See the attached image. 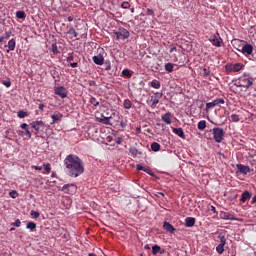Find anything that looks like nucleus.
<instances>
[{
  "label": "nucleus",
  "mask_w": 256,
  "mask_h": 256,
  "mask_svg": "<svg viewBox=\"0 0 256 256\" xmlns=\"http://www.w3.org/2000/svg\"><path fill=\"white\" fill-rule=\"evenodd\" d=\"M66 173L69 177L77 178L84 174V162L76 154H69L64 159Z\"/></svg>",
  "instance_id": "nucleus-1"
},
{
  "label": "nucleus",
  "mask_w": 256,
  "mask_h": 256,
  "mask_svg": "<svg viewBox=\"0 0 256 256\" xmlns=\"http://www.w3.org/2000/svg\"><path fill=\"white\" fill-rule=\"evenodd\" d=\"M254 81H255L254 78H252L248 74H244L243 76L239 77L238 83L236 84V86L249 89V87L253 86Z\"/></svg>",
  "instance_id": "nucleus-2"
},
{
  "label": "nucleus",
  "mask_w": 256,
  "mask_h": 256,
  "mask_svg": "<svg viewBox=\"0 0 256 256\" xmlns=\"http://www.w3.org/2000/svg\"><path fill=\"white\" fill-rule=\"evenodd\" d=\"M112 38H115L116 41L126 40L129 38V31L124 28H119L117 31L112 32Z\"/></svg>",
  "instance_id": "nucleus-3"
},
{
  "label": "nucleus",
  "mask_w": 256,
  "mask_h": 256,
  "mask_svg": "<svg viewBox=\"0 0 256 256\" xmlns=\"http://www.w3.org/2000/svg\"><path fill=\"white\" fill-rule=\"evenodd\" d=\"M212 136L216 143H222L224 139V131L219 127L212 128Z\"/></svg>",
  "instance_id": "nucleus-4"
},
{
  "label": "nucleus",
  "mask_w": 256,
  "mask_h": 256,
  "mask_svg": "<svg viewBox=\"0 0 256 256\" xmlns=\"http://www.w3.org/2000/svg\"><path fill=\"white\" fill-rule=\"evenodd\" d=\"M30 127L34 129V135H38L40 132L44 131L46 124L42 121H35L30 123Z\"/></svg>",
  "instance_id": "nucleus-5"
},
{
  "label": "nucleus",
  "mask_w": 256,
  "mask_h": 256,
  "mask_svg": "<svg viewBox=\"0 0 256 256\" xmlns=\"http://www.w3.org/2000/svg\"><path fill=\"white\" fill-rule=\"evenodd\" d=\"M209 42H211L212 46L214 47H221V44H223V39H221L219 34L216 33L211 35Z\"/></svg>",
  "instance_id": "nucleus-6"
},
{
  "label": "nucleus",
  "mask_w": 256,
  "mask_h": 256,
  "mask_svg": "<svg viewBox=\"0 0 256 256\" xmlns=\"http://www.w3.org/2000/svg\"><path fill=\"white\" fill-rule=\"evenodd\" d=\"M163 98V93L156 92V94L151 96L150 104L149 106L151 108H156V106L159 104V99Z\"/></svg>",
  "instance_id": "nucleus-7"
},
{
  "label": "nucleus",
  "mask_w": 256,
  "mask_h": 256,
  "mask_svg": "<svg viewBox=\"0 0 256 256\" xmlns=\"http://www.w3.org/2000/svg\"><path fill=\"white\" fill-rule=\"evenodd\" d=\"M219 245L216 246V252H218L219 255H223L224 253V246L226 245V238L223 235H219Z\"/></svg>",
  "instance_id": "nucleus-8"
},
{
  "label": "nucleus",
  "mask_w": 256,
  "mask_h": 256,
  "mask_svg": "<svg viewBox=\"0 0 256 256\" xmlns=\"http://www.w3.org/2000/svg\"><path fill=\"white\" fill-rule=\"evenodd\" d=\"M54 94L59 96L61 99L67 98V89L65 87L59 86L54 88Z\"/></svg>",
  "instance_id": "nucleus-9"
},
{
  "label": "nucleus",
  "mask_w": 256,
  "mask_h": 256,
  "mask_svg": "<svg viewBox=\"0 0 256 256\" xmlns=\"http://www.w3.org/2000/svg\"><path fill=\"white\" fill-rule=\"evenodd\" d=\"M243 53L244 56L248 57L253 54V45L251 44H244L241 50H238Z\"/></svg>",
  "instance_id": "nucleus-10"
},
{
  "label": "nucleus",
  "mask_w": 256,
  "mask_h": 256,
  "mask_svg": "<svg viewBox=\"0 0 256 256\" xmlns=\"http://www.w3.org/2000/svg\"><path fill=\"white\" fill-rule=\"evenodd\" d=\"M66 190H67L66 193L74 194V193L77 192V186L74 183H72V184H65L64 186H62L61 191L64 192Z\"/></svg>",
  "instance_id": "nucleus-11"
},
{
  "label": "nucleus",
  "mask_w": 256,
  "mask_h": 256,
  "mask_svg": "<svg viewBox=\"0 0 256 256\" xmlns=\"http://www.w3.org/2000/svg\"><path fill=\"white\" fill-rule=\"evenodd\" d=\"M219 218L222 220L238 221V219L234 217V214L224 211L219 212Z\"/></svg>",
  "instance_id": "nucleus-12"
},
{
  "label": "nucleus",
  "mask_w": 256,
  "mask_h": 256,
  "mask_svg": "<svg viewBox=\"0 0 256 256\" xmlns=\"http://www.w3.org/2000/svg\"><path fill=\"white\" fill-rule=\"evenodd\" d=\"M222 104H224L223 99L212 100V102H209L206 104V109L210 110V109H213L214 107H217L218 105H222Z\"/></svg>",
  "instance_id": "nucleus-13"
},
{
  "label": "nucleus",
  "mask_w": 256,
  "mask_h": 256,
  "mask_svg": "<svg viewBox=\"0 0 256 256\" xmlns=\"http://www.w3.org/2000/svg\"><path fill=\"white\" fill-rule=\"evenodd\" d=\"M162 229H164V231L172 233V234L174 233V231H176L174 226L172 224L168 223L167 221H164V223H162Z\"/></svg>",
  "instance_id": "nucleus-14"
},
{
  "label": "nucleus",
  "mask_w": 256,
  "mask_h": 256,
  "mask_svg": "<svg viewBox=\"0 0 256 256\" xmlns=\"http://www.w3.org/2000/svg\"><path fill=\"white\" fill-rule=\"evenodd\" d=\"M50 118L52 119V123H50V125H54L57 122L61 121L62 114H61V112H56V113L52 114V116H50Z\"/></svg>",
  "instance_id": "nucleus-15"
},
{
  "label": "nucleus",
  "mask_w": 256,
  "mask_h": 256,
  "mask_svg": "<svg viewBox=\"0 0 256 256\" xmlns=\"http://www.w3.org/2000/svg\"><path fill=\"white\" fill-rule=\"evenodd\" d=\"M92 61L98 66H102L104 64V57L101 54H97V56L92 57Z\"/></svg>",
  "instance_id": "nucleus-16"
},
{
  "label": "nucleus",
  "mask_w": 256,
  "mask_h": 256,
  "mask_svg": "<svg viewBox=\"0 0 256 256\" xmlns=\"http://www.w3.org/2000/svg\"><path fill=\"white\" fill-rule=\"evenodd\" d=\"M172 117H173V115L171 114V112H167L166 114L162 115L161 119H162V122L166 123V125H171Z\"/></svg>",
  "instance_id": "nucleus-17"
},
{
  "label": "nucleus",
  "mask_w": 256,
  "mask_h": 256,
  "mask_svg": "<svg viewBox=\"0 0 256 256\" xmlns=\"http://www.w3.org/2000/svg\"><path fill=\"white\" fill-rule=\"evenodd\" d=\"M195 223H196V219H195V218H193V217H187V218L185 219L184 225H185L186 227H188V228H191V227L194 226Z\"/></svg>",
  "instance_id": "nucleus-18"
},
{
  "label": "nucleus",
  "mask_w": 256,
  "mask_h": 256,
  "mask_svg": "<svg viewBox=\"0 0 256 256\" xmlns=\"http://www.w3.org/2000/svg\"><path fill=\"white\" fill-rule=\"evenodd\" d=\"M238 168V171L241 172V174H248L250 172V169L248 166H244L243 164H238L236 166Z\"/></svg>",
  "instance_id": "nucleus-19"
},
{
  "label": "nucleus",
  "mask_w": 256,
  "mask_h": 256,
  "mask_svg": "<svg viewBox=\"0 0 256 256\" xmlns=\"http://www.w3.org/2000/svg\"><path fill=\"white\" fill-rule=\"evenodd\" d=\"M249 199H251V193H249L248 191H244L243 194H241V199H239V201L241 203H245Z\"/></svg>",
  "instance_id": "nucleus-20"
},
{
  "label": "nucleus",
  "mask_w": 256,
  "mask_h": 256,
  "mask_svg": "<svg viewBox=\"0 0 256 256\" xmlns=\"http://www.w3.org/2000/svg\"><path fill=\"white\" fill-rule=\"evenodd\" d=\"M172 133L176 134L177 137L184 139V131H183V128H181V127L174 128V129H172Z\"/></svg>",
  "instance_id": "nucleus-21"
},
{
  "label": "nucleus",
  "mask_w": 256,
  "mask_h": 256,
  "mask_svg": "<svg viewBox=\"0 0 256 256\" xmlns=\"http://www.w3.org/2000/svg\"><path fill=\"white\" fill-rule=\"evenodd\" d=\"M5 47L9 48L6 51L7 53H10L11 51H14V49H15V40L10 39L9 42L7 43V45H5Z\"/></svg>",
  "instance_id": "nucleus-22"
},
{
  "label": "nucleus",
  "mask_w": 256,
  "mask_h": 256,
  "mask_svg": "<svg viewBox=\"0 0 256 256\" xmlns=\"http://www.w3.org/2000/svg\"><path fill=\"white\" fill-rule=\"evenodd\" d=\"M152 254H154V255L164 254V250L161 249V246L154 245V246H152Z\"/></svg>",
  "instance_id": "nucleus-23"
},
{
  "label": "nucleus",
  "mask_w": 256,
  "mask_h": 256,
  "mask_svg": "<svg viewBox=\"0 0 256 256\" xmlns=\"http://www.w3.org/2000/svg\"><path fill=\"white\" fill-rule=\"evenodd\" d=\"M19 136L20 137H27L29 139H31L32 137V134H31V131L29 129H25L24 131H19Z\"/></svg>",
  "instance_id": "nucleus-24"
},
{
  "label": "nucleus",
  "mask_w": 256,
  "mask_h": 256,
  "mask_svg": "<svg viewBox=\"0 0 256 256\" xmlns=\"http://www.w3.org/2000/svg\"><path fill=\"white\" fill-rule=\"evenodd\" d=\"M129 153L132 155V157H136L137 155H143V152L138 151L135 147L129 148Z\"/></svg>",
  "instance_id": "nucleus-25"
},
{
  "label": "nucleus",
  "mask_w": 256,
  "mask_h": 256,
  "mask_svg": "<svg viewBox=\"0 0 256 256\" xmlns=\"http://www.w3.org/2000/svg\"><path fill=\"white\" fill-rule=\"evenodd\" d=\"M231 67L233 68L234 73H238L239 71H241L243 69L244 66L241 63H235L234 65L231 64Z\"/></svg>",
  "instance_id": "nucleus-26"
},
{
  "label": "nucleus",
  "mask_w": 256,
  "mask_h": 256,
  "mask_svg": "<svg viewBox=\"0 0 256 256\" xmlns=\"http://www.w3.org/2000/svg\"><path fill=\"white\" fill-rule=\"evenodd\" d=\"M122 77H125L126 79H131L133 77V72H131L129 69L122 70Z\"/></svg>",
  "instance_id": "nucleus-27"
},
{
  "label": "nucleus",
  "mask_w": 256,
  "mask_h": 256,
  "mask_svg": "<svg viewBox=\"0 0 256 256\" xmlns=\"http://www.w3.org/2000/svg\"><path fill=\"white\" fill-rule=\"evenodd\" d=\"M136 170L137 171H144V172H146V174H151V169H149V168H145L143 165H141V164H137L136 165Z\"/></svg>",
  "instance_id": "nucleus-28"
},
{
  "label": "nucleus",
  "mask_w": 256,
  "mask_h": 256,
  "mask_svg": "<svg viewBox=\"0 0 256 256\" xmlns=\"http://www.w3.org/2000/svg\"><path fill=\"white\" fill-rule=\"evenodd\" d=\"M122 107H124V109L126 110H130L131 107H133V103L131 102V100L125 99L124 103L122 104Z\"/></svg>",
  "instance_id": "nucleus-29"
},
{
  "label": "nucleus",
  "mask_w": 256,
  "mask_h": 256,
  "mask_svg": "<svg viewBox=\"0 0 256 256\" xmlns=\"http://www.w3.org/2000/svg\"><path fill=\"white\" fill-rule=\"evenodd\" d=\"M149 86H151L154 89H160L161 83L158 80H152L151 83H149Z\"/></svg>",
  "instance_id": "nucleus-30"
},
{
  "label": "nucleus",
  "mask_w": 256,
  "mask_h": 256,
  "mask_svg": "<svg viewBox=\"0 0 256 256\" xmlns=\"http://www.w3.org/2000/svg\"><path fill=\"white\" fill-rule=\"evenodd\" d=\"M151 150L154 152H158L159 150H161V145L158 142H152Z\"/></svg>",
  "instance_id": "nucleus-31"
},
{
  "label": "nucleus",
  "mask_w": 256,
  "mask_h": 256,
  "mask_svg": "<svg viewBox=\"0 0 256 256\" xmlns=\"http://www.w3.org/2000/svg\"><path fill=\"white\" fill-rule=\"evenodd\" d=\"M174 64L173 63H166L164 65V70L167 71V73H173Z\"/></svg>",
  "instance_id": "nucleus-32"
},
{
  "label": "nucleus",
  "mask_w": 256,
  "mask_h": 256,
  "mask_svg": "<svg viewBox=\"0 0 256 256\" xmlns=\"http://www.w3.org/2000/svg\"><path fill=\"white\" fill-rule=\"evenodd\" d=\"M15 17H17V19H26V12L24 11H17L15 12Z\"/></svg>",
  "instance_id": "nucleus-33"
},
{
  "label": "nucleus",
  "mask_w": 256,
  "mask_h": 256,
  "mask_svg": "<svg viewBox=\"0 0 256 256\" xmlns=\"http://www.w3.org/2000/svg\"><path fill=\"white\" fill-rule=\"evenodd\" d=\"M198 129H199V131H204V129H206V121L205 120H201L198 122Z\"/></svg>",
  "instance_id": "nucleus-34"
},
{
  "label": "nucleus",
  "mask_w": 256,
  "mask_h": 256,
  "mask_svg": "<svg viewBox=\"0 0 256 256\" xmlns=\"http://www.w3.org/2000/svg\"><path fill=\"white\" fill-rule=\"evenodd\" d=\"M26 228L29 229L31 232H33L36 230V223L29 222V223H27Z\"/></svg>",
  "instance_id": "nucleus-35"
},
{
  "label": "nucleus",
  "mask_w": 256,
  "mask_h": 256,
  "mask_svg": "<svg viewBox=\"0 0 256 256\" xmlns=\"http://www.w3.org/2000/svg\"><path fill=\"white\" fill-rule=\"evenodd\" d=\"M67 34L72 35V37L74 38H77V36L79 35L74 28H69V30H67Z\"/></svg>",
  "instance_id": "nucleus-36"
},
{
  "label": "nucleus",
  "mask_w": 256,
  "mask_h": 256,
  "mask_svg": "<svg viewBox=\"0 0 256 256\" xmlns=\"http://www.w3.org/2000/svg\"><path fill=\"white\" fill-rule=\"evenodd\" d=\"M224 69L226 70V73H234V69H233V67L231 66V64L230 63H228V64H226L225 66H224Z\"/></svg>",
  "instance_id": "nucleus-37"
},
{
  "label": "nucleus",
  "mask_w": 256,
  "mask_h": 256,
  "mask_svg": "<svg viewBox=\"0 0 256 256\" xmlns=\"http://www.w3.org/2000/svg\"><path fill=\"white\" fill-rule=\"evenodd\" d=\"M89 103L94 106V107H98L99 106V101H97L96 98L91 97V99H89Z\"/></svg>",
  "instance_id": "nucleus-38"
},
{
  "label": "nucleus",
  "mask_w": 256,
  "mask_h": 256,
  "mask_svg": "<svg viewBox=\"0 0 256 256\" xmlns=\"http://www.w3.org/2000/svg\"><path fill=\"white\" fill-rule=\"evenodd\" d=\"M28 116L26 111H22L20 110L19 112H17V117H19L20 119H24Z\"/></svg>",
  "instance_id": "nucleus-39"
},
{
  "label": "nucleus",
  "mask_w": 256,
  "mask_h": 256,
  "mask_svg": "<svg viewBox=\"0 0 256 256\" xmlns=\"http://www.w3.org/2000/svg\"><path fill=\"white\" fill-rule=\"evenodd\" d=\"M40 216L39 212L32 210L30 211V217H32V219H38Z\"/></svg>",
  "instance_id": "nucleus-40"
},
{
  "label": "nucleus",
  "mask_w": 256,
  "mask_h": 256,
  "mask_svg": "<svg viewBox=\"0 0 256 256\" xmlns=\"http://www.w3.org/2000/svg\"><path fill=\"white\" fill-rule=\"evenodd\" d=\"M44 170L47 172V174L51 173V164L50 163H44Z\"/></svg>",
  "instance_id": "nucleus-41"
},
{
  "label": "nucleus",
  "mask_w": 256,
  "mask_h": 256,
  "mask_svg": "<svg viewBox=\"0 0 256 256\" xmlns=\"http://www.w3.org/2000/svg\"><path fill=\"white\" fill-rule=\"evenodd\" d=\"M9 196L12 199H16L19 196V194L17 193V191L12 190V191H10Z\"/></svg>",
  "instance_id": "nucleus-42"
},
{
  "label": "nucleus",
  "mask_w": 256,
  "mask_h": 256,
  "mask_svg": "<svg viewBox=\"0 0 256 256\" xmlns=\"http://www.w3.org/2000/svg\"><path fill=\"white\" fill-rule=\"evenodd\" d=\"M110 117H104L101 119V122L104 123V125H111Z\"/></svg>",
  "instance_id": "nucleus-43"
},
{
  "label": "nucleus",
  "mask_w": 256,
  "mask_h": 256,
  "mask_svg": "<svg viewBox=\"0 0 256 256\" xmlns=\"http://www.w3.org/2000/svg\"><path fill=\"white\" fill-rule=\"evenodd\" d=\"M241 43V41L239 40H233V42H231V44H233L234 49L239 51V44Z\"/></svg>",
  "instance_id": "nucleus-44"
},
{
  "label": "nucleus",
  "mask_w": 256,
  "mask_h": 256,
  "mask_svg": "<svg viewBox=\"0 0 256 256\" xmlns=\"http://www.w3.org/2000/svg\"><path fill=\"white\" fill-rule=\"evenodd\" d=\"M231 121L234 123H238L239 122V116L237 114H232L231 115Z\"/></svg>",
  "instance_id": "nucleus-45"
},
{
  "label": "nucleus",
  "mask_w": 256,
  "mask_h": 256,
  "mask_svg": "<svg viewBox=\"0 0 256 256\" xmlns=\"http://www.w3.org/2000/svg\"><path fill=\"white\" fill-rule=\"evenodd\" d=\"M12 32L11 31H7L5 32L4 36H0L2 38H5L6 40H9V38H11Z\"/></svg>",
  "instance_id": "nucleus-46"
},
{
  "label": "nucleus",
  "mask_w": 256,
  "mask_h": 256,
  "mask_svg": "<svg viewBox=\"0 0 256 256\" xmlns=\"http://www.w3.org/2000/svg\"><path fill=\"white\" fill-rule=\"evenodd\" d=\"M2 85H4L5 87L9 88V87H11V81H9V80H2Z\"/></svg>",
  "instance_id": "nucleus-47"
},
{
  "label": "nucleus",
  "mask_w": 256,
  "mask_h": 256,
  "mask_svg": "<svg viewBox=\"0 0 256 256\" xmlns=\"http://www.w3.org/2000/svg\"><path fill=\"white\" fill-rule=\"evenodd\" d=\"M121 7L123 9H128L129 7H131V5L129 4V2H122Z\"/></svg>",
  "instance_id": "nucleus-48"
},
{
  "label": "nucleus",
  "mask_w": 256,
  "mask_h": 256,
  "mask_svg": "<svg viewBox=\"0 0 256 256\" xmlns=\"http://www.w3.org/2000/svg\"><path fill=\"white\" fill-rule=\"evenodd\" d=\"M12 226H15V227H21V220L17 219L15 220L14 223L11 224Z\"/></svg>",
  "instance_id": "nucleus-49"
},
{
  "label": "nucleus",
  "mask_w": 256,
  "mask_h": 256,
  "mask_svg": "<svg viewBox=\"0 0 256 256\" xmlns=\"http://www.w3.org/2000/svg\"><path fill=\"white\" fill-rule=\"evenodd\" d=\"M35 171H42V166H32Z\"/></svg>",
  "instance_id": "nucleus-50"
},
{
  "label": "nucleus",
  "mask_w": 256,
  "mask_h": 256,
  "mask_svg": "<svg viewBox=\"0 0 256 256\" xmlns=\"http://www.w3.org/2000/svg\"><path fill=\"white\" fill-rule=\"evenodd\" d=\"M147 14L149 15V16H153L154 15V11H153V9H147Z\"/></svg>",
  "instance_id": "nucleus-51"
},
{
  "label": "nucleus",
  "mask_w": 256,
  "mask_h": 256,
  "mask_svg": "<svg viewBox=\"0 0 256 256\" xmlns=\"http://www.w3.org/2000/svg\"><path fill=\"white\" fill-rule=\"evenodd\" d=\"M202 72H203L204 76H208L209 75V70L206 69V68L202 69Z\"/></svg>",
  "instance_id": "nucleus-52"
},
{
  "label": "nucleus",
  "mask_w": 256,
  "mask_h": 256,
  "mask_svg": "<svg viewBox=\"0 0 256 256\" xmlns=\"http://www.w3.org/2000/svg\"><path fill=\"white\" fill-rule=\"evenodd\" d=\"M67 63H71L72 61H74V57L73 56H69L66 59Z\"/></svg>",
  "instance_id": "nucleus-53"
},
{
  "label": "nucleus",
  "mask_w": 256,
  "mask_h": 256,
  "mask_svg": "<svg viewBox=\"0 0 256 256\" xmlns=\"http://www.w3.org/2000/svg\"><path fill=\"white\" fill-rule=\"evenodd\" d=\"M174 51H177V48L175 46L171 45L169 53H173Z\"/></svg>",
  "instance_id": "nucleus-54"
},
{
  "label": "nucleus",
  "mask_w": 256,
  "mask_h": 256,
  "mask_svg": "<svg viewBox=\"0 0 256 256\" xmlns=\"http://www.w3.org/2000/svg\"><path fill=\"white\" fill-rule=\"evenodd\" d=\"M20 128L26 130L27 129V124L26 123L20 124Z\"/></svg>",
  "instance_id": "nucleus-55"
},
{
  "label": "nucleus",
  "mask_w": 256,
  "mask_h": 256,
  "mask_svg": "<svg viewBox=\"0 0 256 256\" xmlns=\"http://www.w3.org/2000/svg\"><path fill=\"white\" fill-rule=\"evenodd\" d=\"M70 67H72V68H77V62H72V63H70Z\"/></svg>",
  "instance_id": "nucleus-56"
},
{
  "label": "nucleus",
  "mask_w": 256,
  "mask_h": 256,
  "mask_svg": "<svg viewBox=\"0 0 256 256\" xmlns=\"http://www.w3.org/2000/svg\"><path fill=\"white\" fill-rule=\"evenodd\" d=\"M39 110L44 111V104H39Z\"/></svg>",
  "instance_id": "nucleus-57"
},
{
  "label": "nucleus",
  "mask_w": 256,
  "mask_h": 256,
  "mask_svg": "<svg viewBox=\"0 0 256 256\" xmlns=\"http://www.w3.org/2000/svg\"><path fill=\"white\" fill-rule=\"evenodd\" d=\"M211 212L214 213V214H216V207L211 206Z\"/></svg>",
  "instance_id": "nucleus-58"
},
{
  "label": "nucleus",
  "mask_w": 256,
  "mask_h": 256,
  "mask_svg": "<svg viewBox=\"0 0 256 256\" xmlns=\"http://www.w3.org/2000/svg\"><path fill=\"white\" fill-rule=\"evenodd\" d=\"M121 143H122L121 138H117L116 144H117V145H121Z\"/></svg>",
  "instance_id": "nucleus-59"
},
{
  "label": "nucleus",
  "mask_w": 256,
  "mask_h": 256,
  "mask_svg": "<svg viewBox=\"0 0 256 256\" xmlns=\"http://www.w3.org/2000/svg\"><path fill=\"white\" fill-rule=\"evenodd\" d=\"M126 126H127L126 122H121V127L122 128H126Z\"/></svg>",
  "instance_id": "nucleus-60"
},
{
  "label": "nucleus",
  "mask_w": 256,
  "mask_h": 256,
  "mask_svg": "<svg viewBox=\"0 0 256 256\" xmlns=\"http://www.w3.org/2000/svg\"><path fill=\"white\" fill-rule=\"evenodd\" d=\"M6 39L2 36H0V44L3 43Z\"/></svg>",
  "instance_id": "nucleus-61"
},
{
  "label": "nucleus",
  "mask_w": 256,
  "mask_h": 256,
  "mask_svg": "<svg viewBox=\"0 0 256 256\" xmlns=\"http://www.w3.org/2000/svg\"><path fill=\"white\" fill-rule=\"evenodd\" d=\"M67 21L68 22H72L73 21V18L71 16L67 17Z\"/></svg>",
  "instance_id": "nucleus-62"
},
{
  "label": "nucleus",
  "mask_w": 256,
  "mask_h": 256,
  "mask_svg": "<svg viewBox=\"0 0 256 256\" xmlns=\"http://www.w3.org/2000/svg\"><path fill=\"white\" fill-rule=\"evenodd\" d=\"M52 52L57 53V47L56 46H54Z\"/></svg>",
  "instance_id": "nucleus-63"
},
{
  "label": "nucleus",
  "mask_w": 256,
  "mask_h": 256,
  "mask_svg": "<svg viewBox=\"0 0 256 256\" xmlns=\"http://www.w3.org/2000/svg\"><path fill=\"white\" fill-rule=\"evenodd\" d=\"M88 256H97V255L94 253H89Z\"/></svg>",
  "instance_id": "nucleus-64"
}]
</instances>
